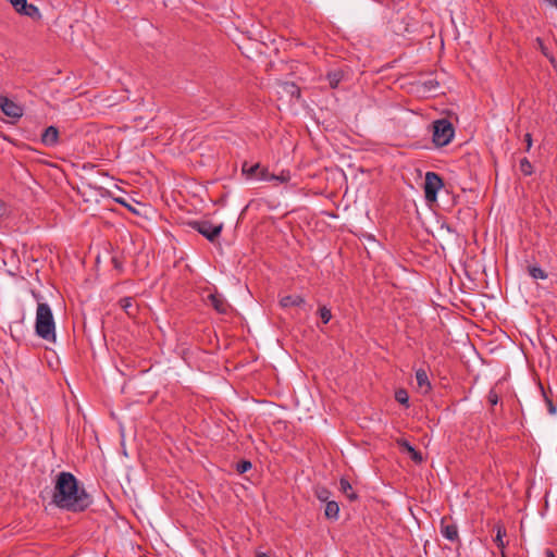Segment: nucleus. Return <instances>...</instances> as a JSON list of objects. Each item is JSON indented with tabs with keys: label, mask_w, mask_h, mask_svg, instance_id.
<instances>
[{
	"label": "nucleus",
	"mask_w": 557,
	"mask_h": 557,
	"mask_svg": "<svg viewBox=\"0 0 557 557\" xmlns=\"http://www.w3.org/2000/svg\"><path fill=\"white\" fill-rule=\"evenodd\" d=\"M52 504L60 509L79 512L89 507L91 499L84 488L78 487L77 479L71 472L62 471L55 479Z\"/></svg>",
	"instance_id": "f257e3e1"
},
{
	"label": "nucleus",
	"mask_w": 557,
	"mask_h": 557,
	"mask_svg": "<svg viewBox=\"0 0 557 557\" xmlns=\"http://www.w3.org/2000/svg\"><path fill=\"white\" fill-rule=\"evenodd\" d=\"M35 331L45 341H55V324L52 310L46 302H38L37 305Z\"/></svg>",
	"instance_id": "f03ea898"
},
{
	"label": "nucleus",
	"mask_w": 557,
	"mask_h": 557,
	"mask_svg": "<svg viewBox=\"0 0 557 557\" xmlns=\"http://www.w3.org/2000/svg\"><path fill=\"white\" fill-rule=\"evenodd\" d=\"M455 136V128L447 119L433 122V143L436 147L447 146Z\"/></svg>",
	"instance_id": "7ed1b4c3"
},
{
	"label": "nucleus",
	"mask_w": 557,
	"mask_h": 557,
	"mask_svg": "<svg viewBox=\"0 0 557 557\" xmlns=\"http://www.w3.org/2000/svg\"><path fill=\"white\" fill-rule=\"evenodd\" d=\"M190 226L211 243L221 235L223 230L222 223L213 224L208 220L194 221L190 223Z\"/></svg>",
	"instance_id": "20e7f679"
},
{
	"label": "nucleus",
	"mask_w": 557,
	"mask_h": 557,
	"mask_svg": "<svg viewBox=\"0 0 557 557\" xmlns=\"http://www.w3.org/2000/svg\"><path fill=\"white\" fill-rule=\"evenodd\" d=\"M442 177L435 172H426L424 178V197L428 202H434L437 199V193L443 187Z\"/></svg>",
	"instance_id": "39448f33"
},
{
	"label": "nucleus",
	"mask_w": 557,
	"mask_h": 557,
	"mask_svg": "<svg viewBox=\"0 0 557 557\" xmlns=\"http://www.w3.org/2000/svg\"><path fill=\"white\" fill-rule=\"evenodd\" d=\"M0 110L8 117L17 121L23 116L24 110L23 107L12 101L5 96H0Z\"/></svg>",
	"instance_id": "423d86ee"
},
{
	"label": "nucleus",
	"mask_w": 557,
	"mask_h": 557,
	"mask_svg": "<svg viewBox=\"0 0 557 557\" xmlns=\"http://www.w3.org/2000/svg\"><path fill=\"white\" fill-rule=\"evenodd\" d=\"M207 302L214 308V310L221 314H226L231 309L230 304L219 293H211L207 297Z\"/></svg>",
	"instance_id": "0eeeda50"
},
{
	"label": "nucleus",
	"mask_w": 557,
	"mask_h": 557,
	"mask_svg": "<svg viewBox=\"0 0 557 557\" xmlns=\"http://www.w3.org/2000/svg\"><path fill=\"white\" fill-rule=\"evenodd\" d=\"M441 534L448 541L455 542L459 540L458 528L455 523L448 522L447 517L441 520Z\"/></svg>",
	"instance_id": "6e6552de"
},
{
	"label": "nucleus",
	"mask_w": 557,
	"mask_h": 557,
	"mask_svg": "<svg viewBox=\"0 0 557 557\" xmlns=\"http://www.w3.org/2000/svg\"><path fill=\"white\" fill-rule=\"evenodd\" d=\"M41 143L47 147H54L59 144V131L55 126H48L42 135Z\"/></svg>",
	"instance_id": "1a4fd4ad"
},
{
	"label": "nucleus",
	"mask_w": 557,
	"mask_h": 557,
	"mask_svg": "<svg viewBox=\"0 0 557 557\" xmlns=\"http://www.w3.org/2000/svg\"><path fill=\"white\" fill-rule=\"evenodd\" d=\"M416 381H417L418 389L422 394H428L432 389L431 382H430L428 373L424 369L416 370Z\"/></svg>",
	"instance_id": "9d476101"
},
{
	"label": "nucleus",
	"mask_w": 557,
	"mask_h": 557,
	"mask_svg": "<svg viewBox=\"0 0 557 557\" xmlns=\"http://www.w3.org/2000/svg\"><path fill=\"white\" fill-rule=\"evenodd\" d=\"M397 445L403 448L404 450H406L409 455H410V458L416 462V463H421L423 461V457H422V454L420 451H418L405 438H398L396 441Z\"/></svg>",
	"instance_id": "9b49d317"
},
{
	"label": "nucleus",
	"mask_w": 557,
	"mask_h": 557,
	"mask_svg": "<svg viewBox=\"0 0 557 557\" xmlns=\"http://www.w3.org/2000/svg\"><path fill=\"white\" fill-rule=\"evenodd\" d=\"M17 13L21 14V15L28 16V17H30L33 20H40L41 18V13H40L38 7H36L33 3H28L27 0H24V4H22L17 9Z\"/></svg>",
	"instance_id": "f8f14e48"
},
{
	"label": "nucleus",
	"mask_w": 557,
	"mask_h": 557,
	"mask_svg": "<svg viewBox=\"0 0 557 557\" xmlns=\"http://www.w3.org/2000/svg\"><path fill=\"white\" fill-rule=\"evenodd\" d=\"M306 300L300 295H287L281 298L280 305L283 308L300 307L305 305Z\"/></svg>",
	"instance_id": "ddd939ff"
},
{
	"label": "nucleus",
	"mask_w": 557,
	"mask_h": 557,
	"mask_svg": "<svg viewBox=\"0 0 557 557\" xmlns=\"http://www.w3.org/2000/svg\"><path fill=\"white\" fill-rule=\"evenodd\" d=\"M494 530L496 531V535L494 539V543L499 548L500 554L505 553L506 543L504 542V537L506 536V528L503 523L498 522L495 524Z\"/></svg>",
	"instance_id": "4468645a"
},
{
	"label": "nucleus",
	"mask_w": 557,
	"mask_h": 557,
	"mask_svg": "<svg viewBox=\"0 0 557 557\" xmlns=\"http://www.w3.org/2000/svg\"><path fill=\"white\" fill-rule=\"evenodd\" d=\"M419 84L424 94L435 92L440 88V82L436 79V77H433V76H430L423 81H420Z\"/></svg>",
	"instance_id": "2eb2a0df"
},
{
	"label": "nucleus",
	"mask_w": 557,
	"mask_h": 557,
	"mask_svg": "<svg viewBox=\"0 0 557 557\" xmlns=\"http://www.w3.org/2000/svg\"><path fill=\"white\" fill-rule=\"evenodd\" d=\"M119 304L128 317H135L137 314L138 309L132 297L121 298Z\"/></svg>",
	"instance_id": "dca6fc26"
},
{
	"label": "nucleus",
	"mask_w": 557,
	"mask_h": 557,
	"mask_svg": "<svg viewBox=\"0 0 557 557\" xmlns=\"http://www.w3.org/2000/svg\"><path fill=\"white\" fill-rule=\"evenodd\" d=\"M260 168H261L260 163L249 164V162L245 161L242 165V173L247 178H252V177L258 178V173H259Z\"/></svg>",
	"instance_id": "f3484780"
},
{
	"label": "nucleus",
	"mask_w": 557,
	"mask_h": 557,
	"mask_svg": "<svg viewBox=\"0 0 557 557\" xmlns=\"http://www.w3.org/2000/svg\"><path fill=\"white\" fill-rule=\"evenodd\" d=\"M339 506L334 500H327L325 505L324 515L327 519L336 520L338 518Z\"/></svg>",
	"instance_id": "a211bd4d"
},
{
	"label": "nucleus",
	"mask_w": 557,
	"mask_h": 557,
	"mask_svg": "<svg viewBox=\"0 0 557 557\" xmlns=\"http://www.w3.org/2000/svg\"><path fill=\"white\" fill-rule=\"evenodd\" d=\"M280 86L292 98L298 99L300 97V89L295 83L284 82Z\"/></svg>",
	"instance_id": "6ab92c4d"
},
{
	"label": "nucleus",
	"mask_w": 557,
	"mask_h": 557,
	"mask_svg": "<svg viewBox=\"0 0 557 557\" xmlns=\"http://www.w3.org/2000/svg\"><path fill=\"white\" fill-rule=\"evenodd\" d=\"M341 491L350 499L355 500L357 499V494L352 492V487L349 483V481L345 478H342L339 481Z\"/></svg>",
	"instance_id": "aec40b11"
},
{
	"label": "nucleus",
	"mask_w": 557,
	"mask_h": 557,
	"mask_svg": "<svg viewBox=\"0 0 557 557\" xmlns=\"http://www.w3.org/2000/svg\"><path fill=\"white\" fill-rule=\"evenodd\" d=\"M528 272L534 280H545L547 277V273L537 265L529 267Z\"/></svg>",
	"instance_id": "412c9836"
},
{
	"label": "nucleus",
	"mask_w": 557,
	"mask_h": 557,
	"mask_svg": "<svg viewBox=\"0 0 557 557\" xmlns=\"http://www.w3.org/2000/svg\"><path fill=\"white\" fill-rule=\"evenodd\" d=\"M395 399L406 406L409 407V395L408 392L405 388H399L395 392Z\"/></svg>",
	"instance_id": "4be33fe9"
},
{
	"label": "nucleus",
	"mask_w": 557,
	"mask_h": 557,
	"mask_svg": "<svg viewBox=\"0 0 557 557\" xmlns=\"http://www.w3.org/2000/svg\"><path fill=\"white\" fill-rule=\"evenodd\" d=\"M314 495L319 500L326 503L330 498L331 492L324 486H317L314 488Z\"/></svg>",
	"instance_id": "5701e85b"
},
{
	"label": "nucleus",
	"mask_w": 557,
	"mask_h": 557,
	"mask_svg": "<svg viewBox=\"0 0 557 557\" xmlns=\"http://www.w3.org/2000/svg\"><path fill=\"white\" fill-rule=\"evenodd\" d=\"M519 169L527 176H529L533 173V166L527 158H522L520 160Z\"/></svg>",
	"instance_id": "b1692460"
},
{
	"label": "nucleus",
	"mask_w": 557,
	"mask_h": 557,
	"mask_svg": "<svg viewBox=\"0 0 557 557\" xmlns=\"http://www.w3.org/2000/svg\"><path fill=\"white\" fill-rule=\"evenodd\" d=\"M318 313L324 324L329 323L330 320L332 319V312L325 306L320 307Z\"/></svg>",
	"instance_id": "393cba45"
},
{
	"label": "nucleus",
	"mask_w": 557,
	"mask_h": 557,
	"mask_svg": "<svg viewBox=\"0 0 557 557\" xmlns=\"http://www.w3.org/2000/svg\"><path fill=\"white\" fill-rule=\"evenodd\" d=\"M258 180L270 182L274 180V174L269 173L267 168L261 166L258 173Z\"/></svg>",
	"instance_id": "a878e982"
},
{
	"label": "nucleus",
	"mask_w": 557,
	"mask_h": 557,
	"mask_svg": "<svg viewBox=\"0 0 557 557\" xmlns=\"http://www.w3.org/2000/svg\"><path fill=\"white\" fill-rule=\"evenodd\" d=\"M290 180V172L288 170H283L280 172V174L275 175L274 174V180L273 181H276V182H280V183H287L289 182Z\"/></svg>",
	"instance_id": "bb28decb"
},
{
	"label": "nucleus",
	"mask_w": 557,
	"mask_h": 557,
	"mask_svg": "<svg viewBox=\"0 0 557 557\" xmlns=\"http://www.w3.org/2000/svg\"><path fill=\"white\" fill-rule=\"evenodd\" d=\"M251 462L248 461V460H242L239 461L237 465H236V471L239 473V474H243L245 472H247L248 470L251 469Z\"/></svg>",
	"instance_id": "cd10ccee"
},
{
	"label": "nucleus",
	"mask_w": 557,
	"mask_h": 557,
	"mask_svg": "<svg viewBox=\"0 0 557 557\" xmlns=\"http://www.w3.org/2000/svg\"><path fill=\"white\" fill-rule=\"evenodd\" d=\"M487 400L492 406L497 405L499 400L498 394L494 389H491L487 395Z\"/></svg>",
	"instance_id": "c85d7f7f"
},
{
	"label": "nucleus",
	"mask_w": 557,
	"mask_h": 557,
	"mask_svg": "<svg viewBox=\"0 0 557 557\" xmlns=\"http://www.w3.org/2000/svg\"><path fill=\"white\" fill-rule=\"evenodd\" d=\"M329 81H330L331 87L335 88V87H337V85L339 83V77L337 76V74H330Z\"/></svg>",
	"instance_id": "c756f323"
},
{
	"label": "nucleus",
	"mask_w": 557,
	"mask_h": 557,
	"mask_svg": "<svg viewBox=\"0 0 557 557\" xmlns=\"http://www.w3.org/2000/svg\"><path fill=\"white\" fill-rule=\"evenodd\" d=\"M546 405H547L548 412L550 414H555L557 409H556V406L554 405L553 400L549 398H546Z\"/></svg>",
	"instance_id": "7c9ffc66"
},
{
	"label": "nucleus",
	"mask_w": 557,
	"mask_h": 557,
	"mask_svg": "<svg viewBox=\"0 0 557 557\" xmlns=\"http://www.w3.org/2000/svg\"><path fill=\"white\" fill-rule=\"evenodd\" d=\"M524 141L527 144V151H529L532 147V135L530 133L524 135Z\"/></svg>",
	"instance_id": "2f4dec72"
},
{
	"label": "nucleus",
	"mask_w": 557,
	"mask_h": 557,
	"mask_svg": "<svg viewBox=\"0 0 557 557\" xmlns=\"http://www.w3.org/2000/svg\"><path fill=\"white\" fill-rule=\"evenodd\" d=\"M536 41L539 42L540 47H541V50L542 52L546 55V51H545V48H544V45H543V41L541 38H537Z\"/></svg>",
	"instance_id": "473e14b6"
},
{
	"label": "nucleus",
	"mask_w": 557,
	"mask_h": 557,
	"mask_svg": "<svg viewBox=\"0 0 557 557\" xmlns=\"http://www.w3.org/2000/svg\"><path fill=\"white\" fill-rule=\"evenodd\" d=\"M544 1L557 9V0H544Z\"/></svg>",
	"instance_id": "72a5a7b5"
},
{
	"label": "nucleus",
	"mask_w": 557,
	"mask_h": 557,
	"mask_svg": "<svg viewBox=\"0 0 557 557\" xmlns=\"http://www.w3.org/2000/svg\"><path fill=\"white\" fill-rule=\"evenodd\" d=\"M545 557H555L554 553L549 549L545 552Z\"/></svg>",
	"instance_id": "f704fd0d"
},
{
	"label": "nucleus",
	"mask_w": 557,
	"mask_h": 557,
	"mask_svg": "<svg viewBox=\"0 0 557 557\" xmlns=\"http://www.w3.org/2000/svg\"><path fill=\"white\" fill-rule=\"evenodd\" d=\"M256 557H270V556L265 553H259V554H257Z\"/></svg>",
	"instance_id": "c9c22d12"
},
{
	"label": "nucleus",
	"mask_w": 557,
	"mask_h": 557,
	"mask_svg": "<svg viewBox=\"0 0 557 557\" xmlns=\"http://www.w3.org/2000/svg\"><path fill=\"white\" fill-rule=\"evenodd\" d=\"M500 557H507L505 553L500 554Z\"/></svg>",
	"instance_id": "e433bc0d"
}]
</instances>
